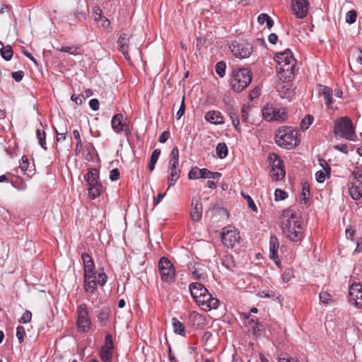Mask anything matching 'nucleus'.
<instances>
[{
  "label": "nucleus",
  "mask_w": 362,
  "mask_h": 362,
  "mask_svg": "<svg viewBox=\"0 0 362 362\" xmlns=\"http://www.w3.org/2000/svg\"><path fill=\"white\" fill-rule=\"evenodd\" d=\"M84 179L87 182V190L88 197L95 199L100 197L103 192V187L99 181V171L96 168H90L84 175Z\"/></svg>",
  "instance_id": "423d86ee"
},
{
  "label": "nucleus",
  "mask_w": 362,
  "mask_h": 362,
  "mask_svg": "<svg viewBox=\"0 0 362 362\" xmlns=\"http://www.w3.org/2000/svg\"><path fill=\"white\" fill-rule=\"evenodd\" d=\"M73 135H74V139L76 141V149L78 147H82V141H81V135H80L79 131L77 130V129H74V132H73Z\"/></svg>",
  "instance_id": "603ef678"
},
{
  "label": "nucleus",
  "mask_w": 362,
  "mask_h": 362,
  "mask_svg": "<svg viewBox=\"0 0 362 362\" xmlns=\"http://www.w3.org/2000/svg\"><path fill=\"white\" fill-rule=\"evenodd\" d=\"M81 259L84 266V276L96 274L95 264L92 257L87 253L81 255Z\"/></svg>",
  "instance_id": "6ab92c4d"
},
{
  "label": "nucleus",
  "mask_w": 362,
  "mask_h": 362,
  "mask_svg": "<svg viewBox=\"0 0 362 362\" xmlns=\"http://www.w3.org/2000/svg\"><path fill=\"white\" fill-rule=\"evenodd\" d=\"M112 128L116 133H120L124 131L126 134H130V130L127 128L126 123L124 122V116L119 113L113 116L111 121Z\"/></svg>",
  "instance_id": "f3484780"
},
{
  "label": "nucleus",
  "mask_w": 362,
  "mask_h": 362,
  "mask_svg": "<svg viewBox=\"0 0 362 362\" xmlns=\"http://www.w3.org/2000/svg\"><path fill=\"white\" fill-rule=\"evenodd\" d=\"M196 303L206 311L216 309L219 305V300L213 297L209 291H206L200 299L197 300Z\"/></svg>",
  "instance_id": "2eb2a0df"
},
{
  "label": "nucleus",
  "mask_w": 362,
  "mask_h": 362,
  "mask_svg": "<svg viewBox=\"0 0 362 362\" xmlns=\"http://www.w3.org/2000/svg\"><path fill=\"white\" fill-rule=\"evenodd\" d=\"M83 97L81 95H76L74 94L71 97V100L75 102L76 105H81L83 103Z\"/></svg>",
  "instance_id": "0e129e2a"
},
{
  "label": "nucleus",
  "mask_w": 362,
  "mask_h": 362,
  "mask_svg": "<svg viewBox=\"0 0 362 362\" xmlns=\"http://www.w3.org/2000/svg\"><path fill=\"white\" fill-rule=\"evenodd\" d=\"M281 229L286 238L293 243L300 242L304 238V230L299 214L288 208L282 211Z\"/></svg>",
  "instance_id": "f257e3e1"
},
{
  "label": "nucleus",
  "mask_w": 362,
  "mask_h": 362,
  "mask_svg": "<svg viewBox=\"0 0 362 362\" xmlns=\"http://www.w3.org/2000/svg\"><path fill=\"white\" fill-rule=\"evenodd\" d=\"M32 313L29 310H25L22 317L20 318L19 322L21 323H28L31 320Z\"/></svg>",
  "instance_id": "8fccbe9b"
},
{
  "label": "nucleus",
  "mask_w": 362,
  "mask_h": 362,
  "mask_svg": "<svg viewBox=\"0 0 362 362\" xmlns=\"http://www.w3.org/2000/svg\"><path fill=\"white\" fill-rule=\"evenodd\" d=\"M37 138L39 141V144L40 146L45 149L47 150V147L46 146V132L45 130H40V129H37Z\"/></svg>",
  "instance_id": "72a5a7b5"
},
{
  "label": "nucleus",
  "mask_w": 362,
  "mask_h": 362,
  "mask_svg": "<svg viewBox=\"0 0 362 362\" xmlns=\"http://www.w3.org/2000/svg\"><path fill=\"white\" fill-rule=\"evenodd\" d=\"M185 96L184 95L182 98V102H181L180 109L178 110V111L176 113V118L177 119H180L182 117V115L185 114Z\"/></svg>",
  "instance_id": "49530a36"
},
{
  "label": "nucleus",
  "mask_w": 362,
  "mask_h": 362,
  "mask_svg": "<svg viewBox=\"0 0 362 362\" xmlns=\"http://www.w3.org/2000/svg\"><path fill=\"white\" fill-rule=\"evenodd\" d=\"M313 121V117L308 115L304 119H302L300 122V128L303 130H306L309 128L310 125L312 124Z\"/></svg>",
  "instance_id": "ea45409f"
},
{
  "label": "nucleus",
  "mask_w": 362,
  "mask_h": 362,
  "mask_svg": "<svg viewBox=\"0 0 362 362\" xmlns=\"http://www.w3.org/2000/svg\"><path fill=\"white\" fill-rule=\"evenodd\" d=\"M248 110L249 107L244 105L241 110V119L243 122H248Z\"/></svg>",
  "instance_id": "3c124183"
},
{
  "label": "nucleus",
  "mask_w": 362,
  "mask_h": 362,
  "mask_svg": "<svg viewBox=\"0 0 362 362\" xmlns=\"http://www.w3.org/2000/svg\"><path fill=\"white\" fill-rule=\"evenodd\" d=\"M129 36L126 33H122L118 38L117 44L119 45V49L120 52L123 54L125 59L129 60L130 57L129 55L128 49H129Z\"/></svg>",
  "instance_id": "412c9836"
},
{
  "label": "nucleus",
  "mask_w": 362,
  "mask_h": 362,
  "mask_svg": "<svg viewBox=\"0 0 362 362\" xmlns=\"http://www.w3.org/2000/svg\"><path fill=\"white\" fill-rule=\"evenodd\" d=\"M334 148L339 151H341L345 154H348L349 153V148H348V146L347 144H337L335 146H334Z\"/></svg>",
  "instance_id": "864d4df0"
},
{
  "label": "nucleus",
  "mask_w": 362,
  "mask_h": 362,
  "mask_svg": "<svg viewBox=\"0 0 362 362\" xmlns=\"http://www.w3.org/2000/svg\"><path fill=\"white\" fill-rule=\"evenodd\" d=\"M351 175L353 178L349 181V192L353 199L358 200L362 197V172L356 169Z\"/></svg>",
  "instance_id": "1a4fd4ad"
},
{
  "label": "nucleus",
  "mask_w": 362,
  "mask_h": 362,
  "mask_svg": "<svg viewBox=\"0 0 362 362\" xmlns=\"http://www.w3.org/2000/svg\"><path fill=\"white\" fill-rule=\"evenodd\" d=\"M113 349L101 348L100 358L103 362H110L112 358Z\"/></svg>",
  "instance_id": "7c9ffc66"
},
{
  "label": "nucleus",
  "mask_w": 362,
  "mask_h": 362,
  "mask_svg": "<svg viewBox=\"0 0 362 362\" xmlns=\"http://www.w3.org/2000/svg\"><path fill=\"white\" fill-rule=\"evenodd\" d=\"M268 158L272 165V170H274V168H284L283 160L279 158L277 154L270 153Z\"/></svg>",
  "instance_id": "c85d7f7f"
},
{
  "label": "nucleus",
  "mask_w": 362,
  "mask_h": 362,
  "mask_svg": "<svg viewBox=\"0 0 362 362\" xmlns=\"http://www.w3.org/2000/svg\"><path fill=\"white\" fill-rule=\"evenodd\" d=\"M285 174L284 168H274V170H271L270 171L271 177L275 180L283 179L285 177Z\"/></svg>",
  "instance_id": "2f4dec72"
},
{
  "label": "nucleus",
  "mask_w": 362,
  "mask_h": 362,
  "mask_svg": "<svg viewBox=\"0 0 362 362\" xmlns=\"http://www.w3.org/2000/svg\"><path fill=\"white\" fill-rule=\"evenodd\" d=\"M119 171L117 168H115L112 170L110 173V179L112 181H116L119 178Z\"/></svg>",
  "instance_id": "5fc2aeb1"
},
{
  "label": "nucleus",
  "mask_w": 362,
  "mask_h": 362,
  "mask_svg": "<svg viewBox=\"0 0 362 362\" xmlns=\"http://www.w3.org/2000/svg\"><path fill=\"white\" fill-rule=\"evenodd\" d=\"M279 247V242L276 236H271L269 239V257L273 259L275 263L278 262V249Z\"/></svg>",
  "instance_id": "5701e85b"
},
{
  "label": "nucleus",
  "mask_w": 362,
  "mask_h": 362,
  "mask_svg": "<svg viewBox=\"0 0 362 362\" xmlns=\"http://www.w3.org/2000/svg\"><path fill=\"white\" fill-rule=\"evenodd\" d=\"M216 151L218 157L223 159L228 155V147L225 143H219L216 146Z\"/></svg>",
  "instance_id": "c756f323"
},
{
  "label": "nucleus",
  "mask_w": 362,
  "mask_h": 362,
  "mask_svg": "<svg viewBox=\"0 0 362 362\" xmlns=\"http://www.w3.org/2000/svg\"><path fill=\"white\" fill-rule=\"evenodd\" d=\"M320 300L324 303H328L331 300V296L327 292H321L320 293Z\"/></svg>",
  "instance_id": "6e6d98bb"
},
{
  "label": "nucleus",
  "mask_w": 362,
  "mask_h": 362,
  "mask_svg": "<svg viewBox=\"0 0 362 362\" xmlns=\"http://www.w3.org/2000/svg\"><path fill=\"white\" fill-rule=\"evenodd\" d=\"M262 115L268 122L284 121L286 117V112L284 108H277L267 104L262 110Z\"/></svg>",
  "instance_id": "9d476101"
},
{
  "label": "nucleus",
  "mask_w": 362,
  "mask_h": 362,
  "mask_svg": "<svg viewBox=\"0 0 362 362\" xmlns=\"http://www.w3.org/2000/svg\"><path fill=\"white\" fill-rule=\"evenodd\" d=\"M0 52L1 57L6 61H9L13 54V49L9 45L3 47L1 49Z\"/></svg>",
  "instance_id": "473e14b6"
},
{
  "label": "nucleus",
  "mask_w": 362,
  "mask_h": 362,
  "mask_svg": "<svg viewBox=\"0 0 362 362\" xmlns=\"http://www.w3.org/2000/svg\"><path fill=\"white\" fill-rule=\"evenodd\" d=\"M349 301L358 308H362V285L360 283L352 284L350 286Z\"/></svg>",
  "instance_id": "4468645a"
},
{
  "label": "nucleus",
  "mask_w": 362,
  "mask_h": 362,
  "mask_svg": "<svg viewBox=\"0 0 362 362\" xmlns=\"http://www.w3.org/2000/svg\"><path fill=\"white\" fill-rule=\"evenodd\" d=\"M28 166H29L28 159L25 156H23L21 158L19 168H21L22 172L25 173L28 170Z\"/></svg>",
  "instance_id": "09e8293b"
},
{
  "label": "nucleus",
  "mask_w": 362,
  "mask_h": 362,
  "mask_svg": "<svg viewBox=\"0 0 362 362\" xmlns=\"http://www.w3.org/2000/svg\"><path fill=\"white\" fill-rule=\"evenodd\" d=\"M226 65L224 62H218L215 66L216 72L217 74L223 78L225 76L226 74Z\"/></svg>",
  "instance_id": "58836bf2"
},
{
  "label": "nucleus",
  "mask_w": 362,
  "mask_h": 362,
  "mask_svg": "<svg viewBox=\"0 0 362 362\" xmlns=\"http://www.w3.org/2000/svg\"><path fill=\"white\" fill-rule=\"evenodd\" d=\"M25 334V329L22 326H18L16 329V337L20 343L23 342Z\"/></svg>",
  "instance_id": "de8ad7c7"
},
{
  "label": "nucleus",
  "mask_w": 362,
  "mask_h": 362,
  "mask_svg": "<svg viewBox=\"0 0 362 362\" xmlns=\"http://www.w3.org/2000/svg\"><path fill=\"white\" fill-rule=\"evenodd\" d=\"M55 132L57 133V141L59 142L62 141H64L66 139V136L67 134V131L65 130L64 132H62L61 133L58 132L57 129H55Z\"/></svg>",
  "instance_id": "e2e57ef3"
},
{
  "label": "nucleus",
  "mask_w": 362,
  "mask_h": 362,
  "mask_svg": "<svg viewBox=\"0 0 362 362\" xmlns=\"http://www.w3.org/2000/svg\"><path fill=\"white\" fill-rule=\"evenodd\" d=\"M292 11L298 18H304L308 13L309 2L308 0H291Z\"/></svg>",
  "instance_id": "dca6fc26"
},
{
  "label": "nucleus",
  "mask_w": 362,
  "mask_h": 362,
  "mask_svg": "<svg viewBox=\"0 0 362 362\" xmlns=\"http://www.w3.org/2000/svg\"><path fill=\"white\" fill-rule=\"evenodd\" d=\"M357 13L355 10L349 11L346 14V22L352 24L356 21Z\"/></svg>",
  "instance_id": "79ce46f5"
},
{
  "label": "nucleus",
  "mask_w": 362,
  "mask_h": 362,
  "mask_svg": "<svg viewBox=\"0 0 362 362\" xmlns=\"http://www.w3.org/2000/svg\"><path fill=\"white\" fill-rule=\"evenodd\" d=\"M158 269L160 279L163 281L169 284L175 280V270L173 263L165 257H162L158 262Z\"/></svg>",
  "instance_id": "0eeeda50"
},
{
  "label": "nucleus",
  "mask_w": 362,
  "mask_h": 362,
  "mask_svg": "<svg viewBox=\"0 0 362 362\" xmlns=\"http://www.w3.org/2000/svg\"><path fill=\"white\" fill-rule=\"evenodd\" d=\"M230 117L231 119L233 125L235 130L238 132H241L240 127V120L239 118L237 116V112L234 110H231L229 112Z\"/></svg>",
  "instance_id": "f704fd0d"
},
{
  "label": "nucleus",
  "mask_w": 362,
  "mask_h": 362,
  "mask_svg": "<svg viewBox=\"0 0 362 362\" xmlns=\"http://www.w3.org/2000/svg\"><path fill=\"white\" fill-rule=\"evenodd\" d=\"M205 119L214 124H222L224 123L223 117L218 111H209L205 115Z\"/></svg>",
  "instance_id": "b1692460"
},
{
  "label": "nucleus",
  "mask_w": 362,
  "mask_h": 362,
  "mask_svg": "<svg viewBox=\"0 0 362 362\" xmlns=\"http://www.w3.org/2000/svg\"><path fill=\"white\" fill-rule=\"evenodd\" d=\"M98 284L96 274L84 276V289L86 292L93 293L97 288Z\"/></svg>",
  "instance_id": "4be33fe9"
},
{
  "label": "nucleus",
  "mask_w": 362,
  "mask_h": 362,
  "mask_svg": "<svg viewBox=\"0 0 362 362\" xmlns=\"http://www.w3.org/2000/svg\"><path fill=\"white\" fill-rule=\"evenodd\" d=\"M274 59L278 63L277 71L279 78L284 81H291L294 76L296 60L291 50L287 49L284 52L276 53Z\"/></svg>",
  "instance_id": "f03ea898"
},
{
  "label": "nucleus",
  "mask_w": 362,
  "mask_h": 362,
  "mask_svg": "<svg viewBox=\"0 0 362 362\" xmlns=\"http://www.w3.org/2000/svg\"><path fill=\"white\" fill-rule=\"evenodd\" d=\"M107 281V275L105 273H99L98 276L97 282L100 286L105 284Z\"/></svg>",
  "instance_id": "13d9d810"
},
{
  "label": "nucleus",
  "mask_w": 362,
  "mask_h": 362,
  "mask_svg": "<svg viewBox=\"0 0 362 362\" xmlns=\"http://www.w3.org/2000/svg\"><path fill=\"white\" fill-rule=\"evenodd\" d=\"M203 206L199 198L193 199L192 202V210L190 218L194 222H199L202 219Z\"/></svg>",
  "instance_id": "a211bd4d"
},
{
  "label": "nucleus",
  "mask_w": 362,
  "mask_h": 362,
  "mask_svg": "<svg viewBox=\"0 0 362 362\" xmlns=\"http://www.w3.org/2000/svg\"><path fill=\"white\" fill-rule=\"evenodd\" d=\"M189 291L192 297L195 301L200 299L208 290L201 284L198 282L192 283L189 285Z\"/></svg>",
  "instance_id": "aec40b11"
},
{
  "label": "nucleus",
  "mask_w": 362,
  "mask_h": 362,
  "mask_svg": "<svg viewBox=\"0 0 362 362\" xmlns=\"http://www.w3.org/2000/svg\"><path fill=\"white\" fill-rule=\"evenodd\" d=\"M333 132L334 135L339 138L349 141H355L356 138L353 122L348 117L339 118L334 123Z\"/></svg>",
  "instance_id": "20e7f679"
},
{
  "label": "nucleus",
  "mask_w": 362,
  "mask_h": 362,
  "mask_svg": "<svg viewBox=\"0 0 362 362\" xmlns=\"http://www.w3.org/2000/svg\"><path fill=\"white\" fill-rule=\"evenodd\" d=\"M221 174L218 172H211L206 168H202V178L216 179L221 177Z\"/></svg>",
  "instance_id": "4c0bfd02"
},
{
  "label": "nucleus",
  "mask_w": 362,
  "mask_h": 362,
  "mask_svg": "<svg viewBox=\"0 0 362 362\" xmlns=\"http://www.w3.org/2000/svg\"><path fill=\"white\" fill-rule=\"evenodd\" d=\"M287 197V194L285 191L281 190L280 189H276L274 192V199L275 201H282L284 200Z\"/></svg>",
  "instance_id": "c03bdc74"
},
{
  "label": "nucleus",
  "mask_w": 362,
  "mask_h": 362,
  "mask_svg": "<svg viewBox=\"0 0 362 362\" xmlns=\"http://www.w3.org/2000/svg\"><path fill=\"white\" fill-rule=\"evenodd\" d=\"M110 309L103 308L98 311L97 317L102 326H106L109 320Z\"/></svg>",
  "instance_id": "cd10ccee"
},
{
  "label": "nucleus",
  "mask_w": 362,
  "mask_h": 362,
  "mask_svg": "<svg viewBox=\"0 0 362 362\" xmlns=\"http://www.w3.org/2000/svg\"><path fill=\"white\" fill-rule=\"evenodd\" d=\"M230 49L233 55L239 59L247 58L252 52V47L249 43L233 42Z\"/></svg>",
  "instance_id": "f8f14e48"
},
{
  "label": "nucleus",
  "mask_w": 362,
  "mask_h": 362,
  "mask_svg": "<svg viewBox=\"0 0 362 362\" xmlns=\"http://www.w3.org/2000/svg\"><path fill=\"white\" fill-rule=\"evenodd\" d=\"M245 199L247 200L249 207L254 211H257L256 205L252 200V199L249 195L244 196Z\"/></svg>",
  "instance_id": "052dcab7"
},
{
  "label": "nucleus",
  "mask_w": 362,
  "mask_h": 362,
  "mask_svg": "<svg viewBox=\"0 0 362 362\" xmlns=\"http://www.w3.org/2000/svg\"><path fill=\"white\" fill-rule=\"evenodd\" d=\"M172 325L173 331L175 334H179L182 337H185V327L182 322L178 320L176 317L172 319Z\"/></svg>",
  "instance_id": "bb28decb"
},
{
  "label": "nucleus",
  "mask_w": 362,
  "mask_h": 362,
  "mask_svg": "<svg viewBox=\"0 0 362 362\" xmlns=\"http://www.w3.org/2000/svg\"><path fill=\"white\" fill-rule=\"evenodd\" d=\"M240 237L239 233L233 227L227 226L223 228L221 241L228 247H233L239 243Z\"/></svg>",
  "instance_id": "9b49d317"
},
{
  "label": "nucleus",
  "mask_w": 362,
  "mask_h": 362,
  "mask_svg": "<svg viewBox=\"0 0 362 362\" xmlns=\"http://www.w3.org/2000/svg\"><path fill=\"white\" fill-rule=\"evenodd\" d=\"M319 93L320 95L324 96V98L326 100V104L327 107L329 108L332 104V88L320 85L319 86Z\"/></svg>",
  "instance_id": "a878e982"
},
{
  "label": "nucleus",
  "mask_w": 362,
  "mask_h": 362,
  "mask_svg": "<svg viewBox=\"0 0 362 362\" xmlns=\"http://www.w3.org/2000/svg\"><path fill=\"white\" fill-rule=\"evenodd\" d=\"M24 76V72L23 71H15L12 73L13 78L17 81H21Z\"/></svg>",
  "instance_id": "4d7b16f0"
},
{
  "label": "nucleus",
  "mask_w": 362,
  "mask_h": 362,
  "mask_svg": "<svg viewBox=\"0 0 362 362\" xmlns=\"http://www.w3.org/2000/svg\"><path fill=\"white\" fill-rule=\"evenodd\" d=\"M297 135L298 132L290 127L280 128L275 135L276 143L284 148L292 149L299 142Z\"/></svg>",
  "instance_id": "39448f33"
},
{
  "label": "nucleus",
  "mask_w": 362,
  "mask_h": 362,
  "mask_svg": "<svg viewBox=\"0 0 362 362\" xmlns=\"http://www.w3.org/2000/svg\"><path fill=\"white\" fill-rule=\"evenodd\" d=\"M179 163V150L177 146L174 147L170 155L169 160V179L168 188L173 186L180 177V170L178 169Z\"/></svg>",
  "instance_id": "6e6552de"
},
{
  "label": "nucleus",
  "mask_w": 362,
  "mask_h": 362,
  "mask_svg": "<svg viewBox=\"0 0 362 362\" xmlns=\"http://www.w3.org/2000/svg\"><path fill=\"white\" fill-rule=\"evenodd\" d=\"M170 133L167 131L163 132L160 137H159V142L160 143H165L167 139L169 138Z\"/></svg>",
  "instance_id": "774afa93"
},
{
  "label": "nucleus",
  "mask_w": 362,
  "mask_h": 362,
  "mask_svg": "<svg viewBox=\"0 0 362 362\" xmlns=\"http://www.w3.org/2000/svg\"><path fill=\"white\" fill-rule=\"evenodd\" d=\"M99 101L98 99H91L89 101V105L92 110L96 111L99 109Z\"/></svg>",
  "instance_id": "680f3d73"
},
{
  "label": "nucleus",
  "mask_w": 362,
  "mask_h": 362,
  "mask_svg": "<svg viewBox=\"0 0 362 362\" xmlns=\"http://www.w3.org/2000/svg\"><path fill=\"white\" fill-rule=\"evenodd\" d=\"M188 177L190 180L202 178V169L197 167L192 168L188 173Z\"/></svg>",
  "instance_id": "c9c22d12"
},
{
  "label": "nucleus",
  "mask_w": 362,
  "mask_h": 362,
  "mask_svg": "<svg viewBox=\"0 0 362 362\" xmlns=\"http://www.w3.org/2000/svg\"><path fill=\"white\" fill-rule=\"evenodd\" d=\"M309 195L310 186L308 183L305 182L302 184L301 199L305 202L306 200L308 199Z\"/></svg>",
  "instance_id": "a19ab883"
},
{
  "label": "nucleus",
  "mask_w": 362,
  "mask_h": 362,
  "mask_svg": "<svg viewBox=\"0 0 362 362\" xmlns=\"http://www.w3.org/2000/svg\"><path fill=\"white\" fill-rule=\"evenodd\" d=\"M320 165L324 168L325 173L322 170H319L315 174V178L318 182L322 183L325 180L326 175H330L331 168L326 163L325 160L320 159Z\"/></svg>",
  "instance_id": "393cba45"
},
{
  "label": "nucleus",
  "mask_w": 362,
  "mask_h": 362,
  "mask_svg": "<svg viewBox=\"0 0 362 362\" xmlns=\"http://www.w3.org/2000/svg\"><path fill=\"white\" fill-rule=\"evenodd\" d=\"M102 347L105 349H114L112 337L110 334H107L105 335V344Z\"/></svg>",
  "instance_id": "a18cd8bd"
},
{
  "label": "nucleus",
  "mask_w": 362,
  "mask_h": 362,
  "mask_svg": "<svg viewBox=\"0 0 362 362\" xmlns=\"http://www.w3.org/2000/svg\"><path fill=\"white\" fill-rule=\"evenodd\" d=\"M77 324L81 331H88L91 325L90 319L88 317V312L86 305H80L78 308V320Z\"/></svg>",
  "instance_id": "ddd939ff"
},
{
  "label": "nucleus",
  "mask_w": 362,
  "mask_h": 362,
  "mask_svg": "<svg viewBox=\"0 0 362 362\" xmlns=\"http://www.w3.org/2000/svg\"><path fill=\"white\" fill-rule=\"evenodd\" d=\"M57 49L59 50V52H67L72 55H77L79 54L78 47H75V46H71V47L62 46L61 47L57 48Z\"/></svg>",
  "instance_id": "e433bc0d"
},
{
  "label": "nucleus",
  "mask_w": 362,
  "mask_h": 362,
  "mask_svg": "<svg viewBox=\"0 0 362 362\" xmlns=\"http://www.w3.org/2000/svg\"><path fill=\"white\" fill-rule=\"evenodd\" d=\"M168 358L170 362H179L178 360L175 358V356L172 353L171 346L168 344Z\"/></svg>",
  "instance_id": "338daca9"
},
{
  "label": "nucleus",
  "mask_w": 362,
  "mask_h": 362,
  "mask_svg": "<svg viewBox=\"0 0 362 362\" xmlns=\"http://www.w3.org/2000/svg\"><path fill=\"white\" fill-rule=\"evenodd\" d=\"M188 269L192 272V274L197 279H204V276L202 274L199 273L198 269L196 267V265L194 264H188Z\"/></svg>",
  "instance_id": "37998d69"
},
{
  "label": "nucleus",
  "mask_w": 362,
  "mask_h": 362,
  "mask_svg": "<svg viewBox=\"0 0 362 362\" xmlns=\"http://www.w3.org/2000/svg\"><path fill=\"white\" fill-rule=\"evenodd\" d=\"M251 80L252 74L249 69H234L230 74V86L234 91L240 93L249 86Z\"/></svg>",
  "instance_id": "7ed1b4c3"
},
{
  "label": "nucleus",
  "mask_w": 362,
  "mask_h": 362,
  "mask_svg": "<svg viewBox=\"0 0 362 362\" xmlns=\"http://www.w3.org/2000/svg\"><path fill=\"white\" fill-rule=\"evenodd\" d=\"M269 17V16L266 13H261L257 18V21L259 24L262 25L264 23V22L267 21Z\"/></svg>",
  "instance_id": "69168bd1"
},
{
  "label": "nucleus",
  "mask_w": 362,
  "mask_h": 362,
  "mask_svg": "<svg viewBox=\"0 0 362 362\" xmlns=\"http://www.w3.org/2000/svg\"><path fill=\"white\" fill-rule=\"evenodd\" d=\"M160 155V150L158 148L155 149L151 156L150 160L156 163Z\"/></svg>",
  "instance_id": "bf43d9fd"
}]
</instances>
